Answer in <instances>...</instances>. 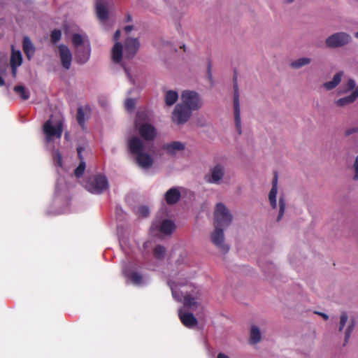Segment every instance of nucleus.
<instances>
[{"label": "nucleus", "mask_w": 358, "mask_h": 358, "mask_svg": "<svg viewBox=\"0 0 358 358\" xmlns=\"http://www.w3.org/2000/svg\"><path fill=\"white\" fill-rule=\"evenodd\" d=\"M194 275L193 272L187 264L178 265L177 273H173L169 280V286L173 299L179 302H183L184 308H193L199 304L201 295V289L188 283L187 279ZM179 318L184 326L193 328L197 324V320L192 313H185L183 308L178 310Z\"/></svg>", "instance_id": "1"}, {"label": "nucleus", "mask_w": 358, "mask_h": 358, "mask_svg": "<svg viewBox=\"0 0 358 358\" xmlns=\"http://www.w3.org/2000/svg\"><path fill=\"white\" fill-rule=\"evenodd\" d=\"M120 31L117 30L113 36L115 44L111 50V59L115 64H120L124 70L128 79L132 84H135L134 80L132 79L129 73V70L127 66V61L131 59L140 47V43L137 38L128 37L124 41L123 47L121 43L117 41L120 36Z\"/></svg>", "instance_id": "2"}, {"label": "nucleus", "mask_w": 358, "mask_h": 358, "mask_svg": "<svg viewBox=\"0 0 358 358\" xmlns=\"http://www.w3.org/2000/svg\"><path fill=\"white\" fill-rule=\"evenodd\" d=\"M148 143H145L136 136L131 137L127 141L129 152L134 155L136 164L143 169H148L152 165L153 159L147 153Z\"/></svg>", "instance_id": "3"}, {"label": "nucleus", "mask_w": 358, "mask_h": 358, "mask_svg": "<svg viewBox=\"0 0 358 358\" xmlns=\"http://www.w3.org/2000/svg\"><path fill=\"white\" fill-rule=\"evenodd\" d=\"M64 120L61 115H51L43 124V132L47 146L52 148V143L59 140L63 132Z\"/></svg>", "instance_id": "4"}, {"label": "nucleus", "mask_w": 358, "mask_h": 358, "mask_svg": "<svg viewBox=\"0 0 358 358\" xmlns=\"http://www.w3.org/2000/svg\"><path fill=\"white\" fill-rule=\"evenodd\" d=\"M139 268L136 264L129 262L123 267L122 272L128 283L136 287H143L150 283V278L148 275H143Z\"/></svg>", "instance_id": "5"}, {"label": "nucleus", "mask_w": 358, "mask_h": 358, "mask_svg": "<svg viewBox=\"0 0 358 358\" xmlns=\"http://www.w3.org/2000/svg\"><path fill=\"white\" fill-rule=\"evenodd\" d=\"M85 188L94 194H101L109 188L107 177L102 173H96L90 176L85 182Z\"/></svg>", "instance_id": "6"}, {"label": "nucleus", "mask_w": 358, "mask_h": 358, "mask_svg": "<svg viewBox=\"0 0 358 358\" xmlns=\"http://www.w3.org/2000/svg\"><path fill=\"white\" fill-rule=\"evenodd\" d=\"M277 194H278V176L275 174L272 180V187L268 193V201L273 209L279 208L278 215L277 216V221L279 222L283 217L286 201L284 196L282 194L279 197L278 204L277 203Z\"/></svg>", "instance_id": "7"}, {"label": "nucleus", "mask_w": 358, "mask_h": 358, "mask_svg": "<svg viewBox=\"0 0 358 358\" xmlns=\"http://www.w3.org/2000/svg\"><path fill=\"white\" fill-rule=\"evenodd\" d=\"M214 215L215 227L224 229L229 227L231 223L232 215L227 207L222 203L217 204Z\"/></svg>", "instance_id": "8"}, {"label": "nucleus", "mask_w": 358, "mask_h": 358, "mask_svg": "<svg viewBox=\"0 0 358 358\" xmlns=\"http://www.w3.org/2000/svg\"><path fill=\"white\" fill-rule=\"evenodd\" d=\"M352 90H354L350 95L336 100L335 102L336 104L338 106H345L353 103L358 98V86L356 87L355 80L350 78L347 84L341 90V92L345 94Z\"/></svg>", "instance_id": "9"}, {"label": "nucleus", "mask_w": 358, "mask_h": 358, "mask_svg": "<svg viewBox=\"0 0 358 358\" xmlns=\"http://www.w3.org/2000/svg\"><path fill=\"white\" fill-rule=\"evenodd\" d=\"M225 175V166L222 163H217L212 166L208 173L205 176L207 183L219 185L222 184Z\"/></svg>", "instance_id": "10"}, {"label": "nucleus", "mask_w": 358, "mask_h": 358, "mask_svg": "<svg viewBox=\"0 0 358 358\" xmlns=\"http://www.w3.org/2000/svg\"><path fill=\"white\" fill-rule=\"evenodd\" d=\"M351 41L352 37L349 34L340 31L328 36L325 40V44L329 48H337L348 45Z\"/></svg>", "instance_id": "11"}, {"label": "nucleus", "mask_w": 358, "mask_h": 358, "mask_svg": "<svg viewBox=\"0 0 358 358\" xmlns=\"http://www.w3.org/2000/svg\"><path fill=\"white\" fill-rule=\"evenodd\" d=\"M181 104L188 107L192 111L199 109L202 105L199 94L194 91H183L181 94Z\"/></svg>", "instance_id": "12"}, {"label": "nucleus", "mask_w": 358, "mask_h": 358, "mask_svg": "<svg viewBox=\"0 0 358 358\" xmlns=\"http://www.w3.org/2000/svg\"><path fill=\"white\" fill-rule=\"evenodd\" d=\"M192 115V110L188 107L178 103L177 104L172 113L171 119L173 122L180 125L187 122Z\"/></svg>", "instance_id": "13"}, {"label": "nucleus", "mask_w": 358, "mask_h": 358, "mask_svg": "<svg viewBox=\"0 0 358 358\" xmlns=\"http://www.w3.org/2000/svg\"><path fill=\"white\" fill-rule=\"evenodd\" d=\"M141 114L138 113L135 120V127L138 129L139 134L146 141L153 140L157 134L155 128L150 124H140Z\"/></svg>", "instance_id": "14"}, {"label": "nucleus", "mask_w": 358, "mask_h": 358, "mask_svg": "<svg viewBox=\"0 0 358 358\" xmlns=\"http://www.w3.org/2000/svg\"><path fill=\"white\" fill-rule=\"evenodd\" d=\"M234 122L236 129L238 134L242 133V124L241 118V107L239 101V92L238 89V85L236 82L234 84Z\"/></svg>", "instance_id": "15"}, {"label": "nucleus", "mask_w": 358, "mask_h": 358, "mask_svg": "<svg viewBox=\"0 0 358 358\" xmlns=\"http://www.w3.org/2000/svg\"><path fill=\"white\" fill-rule=\"evenodd\" d=\"M176 225L173 221L164 219L160 223L155 221L151 227V231L158 230L160 233L165 235H170L174 231Z\"/></svg>", "instance_id": "16"}, {"label": "nucleus", "mask_w": 358, "mask_h": 358, "mask_svg": "<svg viewBox=\"0 0 358 358\" xmlns=\"http://www.w3.org/2000/svg\"><path fill=\"white\" fill-rule=\"evenodd\" d=\"M224 229L215 227V230L211 234V241L220 250L227 252L229 248L224 243Z\"/></svg>", "instance_id": "17"}, {"label": "nucleus", "mask_w": 358, "mask_h": 358, "mask_svg": "<svg viewBox=\"0 0 358 358\" xmlns=\"http://www.w3.org/2000/svg\"><path fill=\"white\" fill-rule=\"evenodd\" d=\"M58 49L59 55L62 66L65 69H69L72 62V54L71 50L65 45H59Z\"/></svg>", "instance_id": "18"}, {"label": "nucleus", "mask_w": 358, "mask_h": 358, "mask_svg": "<svg viewBox=\"0 0 358 358\" xmlns=\"http://www.w3.org/2000/svg\"><path fill=\"white\" fill-rule=\"evenodd\" d=\"M91 47L90 45H85L75 50V57L78 64H84L90 58Z\"/></svg>", "instance_id": "19"}, {"label": "nucleus", "mask_w": 358, "mask_h": 358, "mask_svg": "<svg viewBox=\"0 0 358 358\" xmlns=\"http://www.w3.org/2000/svg\"><path fill=\"white\" fill-rule=\"evenodd\" d=\"M22 63V56L20 50H15L12 48V55L10 57V64L12 70V75L15 77L17 75V69Z\"/></svg>", "instance_id": "20"}, {"label": "nucleus", "mask_w": 358, "mask_h": 358, "mask_svg": "<svg viewBox=\"0 0 358 358\" xmlns=\"http://www.w3.org/2000/svg\"><path fill=\"white\" fill-rule=\"evenodd\" d=\"M108 0H96V12L99 20L104 23L108 20V12L106 7Z\"/></svg>", "instance_id": "21"}, {"label": "nucleus", "mask_w": 358, "mask_h": 358, "mask_svg": "<svg viewBox=\"0 0 358 358\" xmlns=\"http://www.w3.org/2000/svg\"><path fill=\"white\" fill-rule=\"evenodd\" d=\"M181 192L178 187L169 189L164 194V199L167 204L173 205L180 199Z\"/></svg>", "instance_id": "22"}, {"label": "nucleus", "mask_w": 358, "mask_h": 358, "mask_svg": "<svg viewBox=\"0 0 358 358\" xmlns=\"http://www.w3.org/2000/svg\"><path fill=\"white\" fill-rule=\"evenodd\" d=\"M163 149L169 155H173L177 152L183 151L185 149V144L180 141H172L165 143Z\"/></svg>", "instance_id": "23"}, {"label": "nucleus", "mask_w": 358, "mask_h": 358, "mask_svg": "<svg viewBox=\"0 0 358 358\" xmlns=\"http://www.w3.org/2000/svg\"><path fill=\"white\" fill-rule=\"evenodd\" d=\"M72 43L76 49L90 45L88 37L85 34H73L72 36Z\"/></svg>", "instance_id": "24"}, {"label": "nucleus", "mask_w": 358, "mask_h": 358, "mask_svg": "<svg viewBox=\"0 0 358 358\" xmlns=\"http://www.w3.org/2000/svg\"><path fill=\"white\" fill-rule=\"evenodd\" d=\"M23 50L28 60H31L35 53V47L28 36L23 38Z\"/></svg>", "instance_id": "25"}, {"label": "nucleus", "mask_w": 358, "mask_h": 358, "mask_svg": "<svg viewBox=\"0 0 358 358\" xmlns=\"http://www.w3.org/2000/svg\"><path fill=\"white\" fill-rule=\"evenodd\" d=\"M83 150H84V148L82 147H78L77 148L78 156L80 160V164L76 169L75 172H74L75 176L77 178H80V176H82L83 175L85 168H86L85 162H84L83 156H82V152L83 151Z\"/></svg>", "instance_id": "26"}, {"label": "nucleus", "mask_w": 358, "mask_h": 358, "mask_svg": "<svg viewBox=\"0 0 358 358\" xmlns=\"http://www.w3.org/2000/svg\"><path fill=\"white\" fill-rule=\"evenodd\" d=\"M343 75L342 71L338 72L334 75L332 80L323 83L322 87L327 90L334 89L341 83Z\"/></svg>", "instance_id": "27"}, {"label": "nucleus", "mask_w": 358, "mask_h": 358, "mask_svg": "<svg viewBox=\"0 0 358 358\" xmlns=\"http://www.w3.org/2000/svg\"><path fill=\"white\" fill-rule=\"evenodd\" d=\"M178 99V93L175 90H166L164 94L165 103L168 106H173Z\"/></svg>", "instance_id": "28"}, {"label": "nucleus", "mask_w": 358, "mask_h": 358, "mask_svg": "<svg viewBox=\"0 0 358 358\" xmlns=\"http://www.w3.org/2000/svg\"><path fill=\"white\" fill-rule=\"evenodd\" d=\"M262 339V333L259 328L256 325H252L250 333V342L252 344L259 343Z\"/></svg>", "instance_id": "29"}, {"label": "nucleus", "mask_w": 358, "mask_h": 358, "mask_svg": "<svg viewBox=\"0 0 358 358\" xmlns=\"http://www.w3.org/2000/svg\"><path fill=\"white\" fill-rule=\"evenodd\" d=\"M312 59L310 57H303L292 61L289 66L294 69H299L310 64Z\"/></svg>", "instance_id": "30"}, {"label": "nucleus", "mask_w": 358, "mask_h": 358, "mask_svg": "<svg viewBox=\"0 0 358 358\" xmlns=\"http://www.w3.org/2000/svg\"><path fill=\"white\" fill-rule=\"evenodd\" d=\"M14 91L23 100H27L29 98V92L22 85H17L14 87Z\"/></svg>", "instance_id": "31"}, {"label": "nucleus", "mask_w": 358, "mask_h": 358, "mask_svg": "<svg viewBox=\"0 0 358 358\" xmlns=\"http://www.w3.org/2000/svg\"><path fill=\"white\" fill-rule=\"evenodd\" d=\"M76 119L78 121V123L81 127L83 129H85V113L84 111V108L83 107H79L77 110V116Z\"/></svg>", "instance_id": "32"}, {"label": "nucleus", "mask_w": 358, "mask_h": 358, "mask_svg": "<svg viewBox=\"0 0 358 358\" xmlns=\"http://www.w3.org/2000/svg\"><path fill=\"white\" fill-rule=\"evenodd\" d=\"M153 255L155 259L162 260L166 256V248L161 245H158L155 248Z\"/></svg>", "instance_id": "33"}, {"label": "nucleus", "mask_w": 358, "mask_h": 358, "mask_svg": "<svg viewBox=\"0 0 358 358\" xmlns=\"http://www.w3.org/2000/svg\"><path fill=\"white\" fill-rule=\"evenodd\" d=\"M355 324L353 320L350 321L348 327L345 331V342L348 343V340L350 338L351 334L354 330Z\"/></svg>", "instance_id": "34"}, {"label": "nucleus", "mask_w": 358, "mask_h": 358, "mask_svg": "<svg viewBox=\"0 0 358 358\" xmlns=\"http://www.w3.org/2000/svg\"><path fill=\"white\" fill-rule=\"evenodd\" d=\"M52 158L55 165L62 167V157L59 150H55L52 153Z\"/></svg>", "instance_id": "35"}, {"label": "nucleus", "mask_w": 358, "mask_h": 358, "mask_svg": "<svg viewBox=\"0 0 358 358\" xmlns=\"http://www.w3.org/2000/svg\"><path fill=\"white\" fill-rule=\"evenodd\" d=\"M135 100L132 98H127L124 103L125 109L127 111H133L135 108Z\"/></svg>", "instance_id": "36"}, {"label": "nucleus", "mask_w": 358, "mask_h": 358, "mask_svg": "<svg viewBox=\"0 0 358 358\" xmlns=\"http://www.w3.org/2000/svg\"><path fill=\"white\" fill-rule=\"evenodd\" d=\"M62 36V31L59 29H54L50 35L51 41L53 43H57L59 41Z\"/></svg>", "instance_id": "37"}, {"label": "nucleus", "mask_w": 358, "mask_h": 358, "mask_svg": "<svg viewBox=\"0 0 358 358\" xmlns=\"http://www.w3.org/2000/svg\"><path fill=\"white\" fill-rule=\"evenodd\" d=\"M62 199H61V189L59 187V181L57 183L56 185V190H55V199H54V203L55 205H57L60 203Z\"/></svg>", "instance_id": "38"}, {"label": "nucleus", "mask_w": 358, "mask_h": 358, "mask_svg": "<svg viewBox=\"0 0 358 358\" xmlns=\"http://www.w3.org/2000/svg\"><path fill=\"white\" fill-rule=\"evenodd\" d=\"M69 200L68 199H66L64 201V203H65V207H64L62 209H60V210H56L55 212H52L50 210H48V214H51V215H58V214H62V213H68L69 210L67 208V206L69 205Z\"/></svg>", "instance_id": "39"}, {"label": "nucleus", "mask_w": 358, "mask_h": 358, "mask_svg": "<svg viewBox=\"0 0 358 358\" xmlns=\"http://www.w3.org/2000/svg\"><path fill=\"white\" fill-rule=\"evenodd\" d=\"M347 321H348V315L345 312H343L341 313V317H340L339 331H343Z\"/></svg>", "instance_id": "40"}, {"label": "nucleus", "mask_w": 358, "mask_h": 358, "mask_svg": "<svg viewBox=\"0 0 358 358\" xmlns=\"http://www.w3.org/2000/svg\"><path fill=\"white\" fill-rule=\"evenodd\" d=\"M137 213L141 217H146L150 213L148 207L145 206H141L138 208Z\"/></svg>", "instance_id": "41"}, {"label": "nucleus", "mask_w": 358, "mask_h": 358, "mask_svg": "<svg viewBox=\"0 0 358 358\" xmlns=\"http://www.w3.org/2000/svg\"><path fill=\"white\" fill-rule=\"evenodd\" d=\"M354 169H355V172L354 179L358 180V156L355 159V162L354 164Z\"/></svg>", "instance_id": "42"}, {"label": "nucleus", "mask_w": 358, "mask_h": 358, "mask_svg": "<svg viewBox=\"0 0 358 358\" xmlns=\"http://www.w3.org/2000/svg\"><path fill=\"white\" fill-rule=\"evenodd\" d=\"M358 131V128L357 127H353V128H350V129H348L345 131V135L346 136H350L354 133H356Z\"/></svg>", "instance_id": "43"}, {"label": "nucleus", "mask_w": 358, "mask_h": 358, "mask_svg": "<svg viewBox=\"0 0 358 358\" xmlns=\"http://www.w3.org/2000/svg\"><path fill=\"white\" fill-rule=\"evenodd\" d=\"M208 76L210 80H212L211 64L210 62L208 64Z\"/></svg>", "instance_id": "44"}, {"label": "nucleus", "mask_w": 358, "mask_h": 358, "mask_svg": "<svg viewBox=\"0 0 358 358\" xmlns=\"http://www.w3.org/2000/svg\"><path fill=\"white\" fill-rule=\"evenodd\" d=\"M316 313L321 315L325 320H328V318H329L328 315H327L326 313H318V312H316Z\"/></svg>", "instance_id": "45"}, {"label": "nucleus", "mask_w": 358, "mask_h": 358, "mask_svg": "<svg viewBox=\"0 0 358 358\" xmlns=\"http://www.w3.org/2000/svg\"><path fill=\"white\" fill-rule=\"evenodd\" d=\"M217 358H230V357L228 355L220 352L217 355Z\"/></svg>", "instance_id": "46"}, {"label": "nucleus", "mask_w": 358, "mask_h": 358, "mask_svg": "<svg viewBox=\"0 0 358 358\" xmlns=\"http://www.w3.org/2000/svg\"><path fill=\"white\" fill-rule=\"evenodd\" d=\"M133 29V26L128 25L124 27V30L127 33L130 32Z\"/></svg>", "instance_id": "47"}, {"label": "nucleus", "mask_w": 358, "mask_h": 358, "mask_svg": "<svg viewBox=\"0 0 358 358\" xmlns=\"http://www.w3.org/2000/svg\"><path fill=\"white\" fill-rule=\"evenodd\" d=\"M99 103H100V104H101V106H107V103H108V102H107V101H106V100H102V99H100V100H99Z\"/></svg>", "instance_id": "48"}, {"label": "nucleus", "mask_w": 358, "mask_h": 358, "mask_svg": "<svg viewBox=\"0 0 358 358\" xmlns=\"http://www.w3.org/2000/svg\"><path fill=\"white\" fill-rule=\"evenodd\" d=\"M4 85V80L2 77L0 76V87L3 86Z\"/></svg>", "instance_id": "49"}, {"label": "nucleus", "mask_w": 358, "mask_h": 358, "mask_svg": "<svg viewBox=\"0 0 358 358\" xmlns=\"http://www.w3.org/2000/svg\"><path fill=\"white\" fill-rule=\"evenodd\" d=\"M131 20V17L129 14L127 15V22H129Z\"/></svg>", "instance_id": "50"}, {"label": "nucleus", "mask_w": 358, "mask_h": 358, "mask_svg": "<svg viewBox=\"0 0 358 358\" xmlns=\"http://www.w3.org/2000/svg\"><path fill=\"white\" fill-rule=\"evenodd\" d=\"M133 91H135V89H134V88H133V89L129 90L128 91V92H127V93H128V94H130Z\"/></svg>", "instance_id": "51"}, {"label": "nucleus", "mask_w": 358, "mask_h": 358, "mask_svg": "<svg viewBox=\"0 0 358 358\" xmlns=\"http://www.w3.org/2000/svg\"><path fill=\"white\" fill-rule=\"evenodd\" d=\"M355 36L358 38V31L355 33Z\"/></svg>", "instance_id": "52"}, {"label": "nucleus", "mask_w": 358, "mask_h": 358, "mask_svg": "<svg viewBox=\"0 0 358 358\" xmlns=\"http://www.w3.org/2000/svg\"><path fill=\"white\" fill-rule=\"evenodd\" d=\"M65 137L67 138V137H68V133H66V134H65Z\"/></svg>", "instance_id": "53"}]
</instances>
